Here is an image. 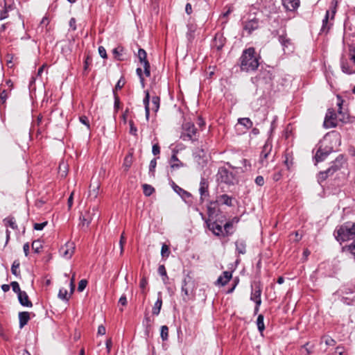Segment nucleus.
<instances>
[{
    "label": "nucleus",
    "mask_w": 355,
    "mask_h": 355,
    "mask_svg": "<svg viewBox=\"0 0 355 355\" xmlns=\"http://www.w3.org/2000/svg\"><path fill=\"white\" fill-rule=\"evenodd\" d=\"M259 65V58L256 55L254 48L250 47L243 50L239 58L241 70L245 72L254 71Z\"/></svg>",
    "instance_id": "1"
},
{
    "label": "nucleus",
    "mask_w": 355,
    "mask_h": 355,
    "mask_svg": "<svg viewBox=\"0 0 355 355\" xmlns=\"http://www.w3.org/2000/svg\"><path fill=\"white\" fill-rule=\"evenodd\" d=\"M334 235L340 243L353 239L355 237V221H347L337 226Z\"/></svg>",
    "instance_id": "2"
},
{
    "label": "nucleus",
    "mask_w": 355,
    "mask_h": 355,
    "mask_svg": "<svg viewBox=\"0 0 355 355\" xmlns=\"http://www.w3.org/2000/svg\"><path fill=\"white\" fill-rule=\"evenodd\" d=\"M182 131L180 138L183 141H191L192 142L197 140V128L193 123L186 122L182 124Z\"/></svg>",
    "instance_id": "3"
},
{
    "label": "nucleus",
    "mask_w": 355,
    "mask_h": 355,
    "mask_svg": "<svg viewBox=\"0 0 355 355\" xmlns=\"http://www.w3.org/2000/svg\"><path fill=\"white\" fill-rule=\"evenodd\" d=\"M217 180L227 184H234L236 176L233 172L228 171L224 167L219 168L217 173Z\"/></svg>",
    "instance_id": "4"
},
{
    "label": "nucleus",
    "mask_w": 355,
    "mask_h": 355,
    "mask_svg": "<svg viewBox=\"0 0 355 355\" xmlns=\"http://www.w3.org/2000/svg\"><path fill=\"white\" fill-rule=\"evenodd\" d=\"M233 198L232 196H230L227 194H222L218 196H217L216 200L215 201H211L209 203V205L208 206V213H214V208L211 207V205H225L228 207H232L233 206Z\"/></svg>",
    "instance_id": "5"
},
{
    "label": "nucleus",
    "mask_w": 355,
    "mask_h": 355,
    "mask_svg": "<svg viewBox=\"0 0 355 355\" xmlns=\"http://www.w3.org/2000/svg\"><path fill=\"white\" fill-rule=\"evenodd\" d=\"M337 118L338 116L334 110L332 108L328 109L323 123L324 128L328 129L336 127L338 125Z\"/></svg>",
    "instance_id": "6"
},
{
    "label": "nucleus",
    "mask_w": 355,
    "mask_h": 355,
    "mask_svg": "<svg viewBox=\"0 0 355 355\" xmlns=\"http://www.w3.org/2000/svg\"><path fill=\"white\" fill-rule=\"evenodd\" d=\"M261 292L262 287L261 283L259 282H255L252 285V291L250 295V300L257 304L258 306H260L261 304Z\"/></svg>",
    "instance_id": "7"
},
{
    "label": "nucleus",
    "mask_w": 355,
    "mask_h": 355,
    "mask_svg": "<svg viewBox=\"0 0 355 355\" xmlns=\"http://www.w3.org/2000/svg\"><path fill=\"white\" fill-rule=\"evenodd\" d=\"M137 56L139 62L144 66L145 75L147 77H149L150 76V66L148 60H147V53L146 51L143 49H139Z\"/></svg>",
    "instance_id": "8"
},
{
    "label": "nucleus",
    "mask_w": 355,
    "mask_h": 355,
    "mask_svg": "<svg viewBox=\"0 0 355 355\" xmlns=\"http://www.w3.org/2000/svg\"><path fill=\"white\" fill-rule=\"evenodd\" d=\"M273 78L271 69H261L256 77V79L260 83L270 84Z\"/></svg>",
    "instance_id": "9"
},
{
    "label": "nucleus",
    "mask_w": 355,
    "mask_h": 355,
    "mask_svg": "<svg viewBox=\"0 0 355 355\" xmlns=\"http://www.w3.org/2000/svg\"><path fill=\"white\" fill-rule=\"evenodd\" d=\"M337 105L338 107V120L343 123H347L349 121V114L347 112L343 110V100L342 99L341 96L338 95L337 96Z\"/></svg>",
    "instance_id": "10"
},
{
    "label": "nucleus",
    "mask_w": 355,
    "mask_h": 355,
    "mask_svg": "<svg viewBox=\"0 0 355 355\" xmlns=\"http://www.w3.org/2000/svg\"><path fill=\"white\" fill-rule=\"evenodd\" d=\"M75 250V245L72 242H67L64 245L62 246L59 250L60 255L67 259H70Z\"/></svg>",
    "instance_id": "11"
},
{
    "label": "nucleus",
    "mask_w": 355,
    "mask_h": 355,
    "mask_svg": "<svg viewBox=\"0 0 355 355\" xmlns=\"http://www.w3.org/2000/svg\"><path fill=\"white\" fill-rule=\"evenodd\" d=\"M199 192H200V203L202 204L205 199L209 196V183H208V181L204 178H201V180L200 182Z\"/></svg>",
    "instance_id": "12"
},
{
    "label": "nucleus",
    "mask_w": 355,
    "mask_h": 355,
    "mask_svg": "<svg viewBox=\"0 0 355 355\" xmlns=\"http://www.w3.org/2000/svg\"><path fill=\"white\" fill-rule=\"evenodd\" d=\"M191 279L190 277H187L182 280V300L184 302H187L189 300V291L191 289Z\"/></svg>",
    "instance_id": "13"
},
{
    "label": "nucleus",
    "mask_w": 355,
    "mask_h": 355,
    "mask_svg": "<svg viewBox=\"0 0 355 355\" xmlns=\"http://www.w3.org/2000/svg\"><path fill=\"white\" fill-rule=\"evenodd\" d=\"M226 42V38L221 33H216L213 42V46L220 51Z\"/></svg>",
    "instance_id": "14"
},
{
    "label": "nucleus",
    "mask_w": 355,
    "mask_h": 355,
    "mask_svg": "<svg viewBox=\"0 0 355 355\" xmlns=\"http://www.w3.org/2000/svg\"><path fill=\"white\" fill-rule=\"evenodd\" d=\"M344 163V158L342 155L338 156L334 161L331 163V166H329V169L331 171L334 173L337 171L340 170L343 167V164Z\"/></svg>",
    "instance_id": "15"
},
{
    "label": "nucleus",
    "mask_w": 355,
    "mask_h": 355,
    "mask_svg": "<svg viewBox=\"0 0 355 355\" xmlns=\"http://www.w3.org/2000/svg\"><path fill=\"white\" fill-rule=\"evenodd\" d=\"M271 150H272V144L268 140V141H266V144H264V146L263 147V150H262V151L261 153V155H260V162L261 163L262 165L265 164V159H267Z\"/></svg>",
    "instance_id": "16"
},
{
    "label": "nucleus",
    "mask_w": 355,
    "mask_h": 355,
    "mask_svg": "<svg viewBox=\"0 0 355 355\" xmlns=\"http://www.w3.org/2000/svg\"><path fill=\"white\" fill-rule=\"evenodd\" d=\"M259 28V20L253 19L245 21L244 24L243 29L249 34L252 33V31L257 30Z\"/></svg>",
    "instance_id": "17"
},
{
    "label": "nucleus",
    "mask_w": 355,
    "mask_h": 355,
    "mask_svg": "<svg viewBox=\"0 0 355 355\" xmlns=\"http://www.w3.org/2000/svg\"><path fill=\"white\" fill-rule=\"evenodd\" d=\"M80 223L79 224V226L81 227L83 229H85V227H88L89 225L92 217L91 216L89 212L85 211L84 214H81L79 218Z\"/></svg>",
    "instance_id": "18"
},
{
    "label": "nucleus",
    "mask_w": 355,
    "mask_h": 355,
    "mask_svg": "<svg viewBox=\"0 0 355 355\" xmlns=\"http://www.w3.org/2000/svg\"><path fill=\"white\" fill-rule=\"evenodd\" d=\"M17 297H18L19 302L21 306H26V307H32L33 306V303L29 300L28 295L26 293V292L23 291V292L20 293L17 295Z\"/></svg>",
    "instance_id": "19"
},
{
    "label": "nucleus",
    "mask_w": 355,
    "mask_h": 355,
    "mask_svg": "<svg viewBox=\"0 0 355 355\" xmlns=\"http://www.w3.org/2000/svg\"><path fill=\"white\" fill-rule=\"evenodd\" d=\"M232 277V272L229 271H224L223 274L218 278L216 281L217 285L222 286L226 285Z\"/></svg>",
    "instance_id": "20"
},
{
    "label": "nucleus",
    "mask_w": 355,
    "mask_h": 355,
    "mask_svg": "<svg viewBox=\"0 0 355 355\" xmlns=\"http://www.w3.org/2000/svg\"><path fill=\"white\" fill-rule=\"evenodd\" d=\"M329 154L328 151H324L322 150V143L320 145L315 155V164L318 162L324 161Z\"/></svg>",
    "instance_id": "21"
},
{
    "label": "nucleus",
    "mask_w": 355,
    "mask_h": 355,
    "mask_svg": "<svg viewBox=\"0 0 355 355\" xmlns=\"http://www.w3.org/2000/svg\"><path fill=\"white\" fill-rule=\"evenodd\" d=\"M162 292L157 293V300L155 302L154 306L153 307L152 313L155 315H158L160 313V310L162 306Z\"/></svg>",
    "instance_id": "22"
},
{
    "label": "nucleus",
    "mask_w": 355,
    "mask_h": 355,
    "mask_svg": "<svg viewBox=\"0 0 355 355\" xmlns=\"http://www.w3.org/2000/svg\"><path fill=\"white\" fill-rule=\"evenodd\" d=\"M30 313L27 311H21L19 313V327L21 329L26 324H27L28 322L30 320Z\"/></svg>",
    "instance_id": "23"
},
{
    "label": "nucleus",
    "mask_w": 355,
    "mask_h": 355,
    "mask_svg": "<svg viewBox=\"0 0 355 355\" xmlns=\"http://www.w3.org/2000/svg\"><path fill=\"white\" fill-rule=\"evenodd\" d=\"M278 40L282 44V46L284 47V51L285 49H288L289 51H292L291 48H290V46H291L292 45L291 40L286 37V34L279 35Z\"/></svg>",
    "instance_id": "24"
},
{
    "label": "nucleus",
    "mask_w": 355,
    "mask_h": 355,
    "mask_svg": "<svg viewBox=\"0 0 355 355\" xmlns=\"http://www.w3.org/2000/svg\"><path fill=\"white\" fill-rule=\"evenodd\" d=\"M172 187H173V190L178 194H179L182 197V198L184 199V200H186L187 198L191 196V194L190 193H189L188 191L184 190L182 188L180 187L177 184H175L174 182H173Z\"/></svg>",
    "instance_id": "25"
},
{
    "label": "nucleus",
    "mask_w": 355,
    "mask_h": 355,
    "mask_svg": "<svg viewBox=\"0 0 355 355\" xmlns=\"http://www.w3.org/2000/svg\"><path fill=\"white\" fill-rule=\"evenodd\" d=\"M208 228L216 236H220L223 234V227L216 222L207 223Z\"/></svg>",
    "instance_id": "26"
},
{
    "label": "nucleus",
    "mask_w": 355,
    "mask_h": 355,
    "mask_svg": "<svg viewBox=\"0 0 355 355\" xmlns=\"http://www.w3.org/2000/svg\"><path fill=\"white\" fill-rule=\"evenodd\" d=\"M300 4L299 0H283V5L288 10H295Z\"/></svg>",
    "instance_id": "27"
},
{
    "label": "nucleus",
    "mask_w": 355,
    "mask_h": 355,
    "mask_svg": "<svg viewBox=\"0 0 355 355\" xmlns=\"http://www.w3.org/2000/svg\"><path fill=\"white\" fill-rule=\"evenodd\" d=\"M123 51H124V48L121 45H119L116 48H114L112 50V53L114 56V58L119 61L123 60H124V58H123Z\"/></svg>",
    "instance_id": "28"
},
{
    "label": "nucleus",
    "mask_w": 355,
    "mask_h": 355,
    "mask_svg": "<svg viewBox=\"0 0 355 355\" xmlns=\"http://www.w3.org/2000/svg\"><path fill=\"white\" fill-rule=\"evenodd\" d=\"M236 250L239 254H244L246 252V244L245 241L240 239L236 241Z\"/></svg>",
    "instance_id": "29"
},
{
    "label": "nucleus",
    "mask_w": 355,
    "mask_h": 355,
    "mask_svg": "<svg viewBox=\"0 0 355 355\" xmlns=\"http://www.w3.org/2000/svg\"><path fill=\"white\" fill-rule=\"evenodd\" d=\"M340 65H341V69H342L343 72L347 73V74H352V73H355V70H353L350 68L349 64L347 62V60L342 59Z\"/></svg>",
    "instance_id": "30"
},
{
    "label": "nucleus",
    "mask_w": 355,
    "mask_h": 355,
    "mask_svg": "<svg viewBox=\"0 0 355 355\" xmlns=\"http://www.w3.org/2000/svg\"><path fill=\"white\" fill-rule=\"evenodd\" d=\"M183 164L180 161L175 154H173L171 158V167L173 169L179 168Z\"/></svg>",
    "instance_id": "31"
},
{
    "label": "nucleus",
    "mask_w": 355,
    "mask_h": 355,
    "mask_svg": "<svg viewBox=\"0 0 355 355\" xmlns=\"http://www.w3.org/2000/svg\"><path fill=\"white\" fill-rule=\"evenodd\" d=\"M3 221L6 226H9L13 230H17V225L13 216H8L4 218Z\"/></svg>",
    "instance_id": "32"
},
{
    "label": "nucleus",
    "mask_w": 355,
    "mask_h": 355,
    "mask_svg": "<svg viewBox=\"0 0 355 355\" xmlns=\"http://www.w3.org/2000/svg\"><path fill=\"white\" fill-rule=\"evenodd\" d=\"M238 123L243 125L246 129H250L252 127V121L249 118H240L238 119Z\"/></svg>",
    "instance_id": "33"
},
{
    "label": "nucleus",
    "mask_w": 355,
    "mask_h": 355,
    "mask_svg": "<svg viewBox=\"0 0 355 355\" xmlns=\"http://www.w3.org/2000/svg\"><path fill=\"white\" fill-rule=\"evenodd\" d=\"M263 320H264V317L262 314L259 315L257 317V328L261 334H262L263 331L265 329V324H264Z\"/></svg>",
    "instance_id": "34"
},
{
    "label": "nucleus",
    "mask_w": 355,
    "mask_h": 355,
    "mask_svg": "<svg viewBox=\"0 0 355 355\" xmlns=\"http://www.w3.org/2000/svg\"><path fill=\"white\" fill-rule=\"evenodd\" d=\"M343 251L349 252L355 258V239L350 244L343 247Z\"/></svg>",
    "instance_id": "35"
},
{
    "label": "nucleus",
    "mask_w": 355,
    "mask_h": 355,
    "mask_svg": "<svg viewBox=\"0 0 355 355\" xmlns=\"http://www.w3.org/2000/svg\"><path fill=\"white\" fill-rule=\"evenodd\" d=\"M329 11L327 10L326 12L325 17H324V19L322 20V28L320 30L321 32H323V33L326 32V33H327L328 31L329 30L330 26L327 25L328 21H329Z\"/></svg>",
    "instance_id": "36"
},
{
    "label": "nucleus",
    "mask_w": 355,
    "mask_h": 355,
    "mask_svg": "<svg viewBox=\"0 0 355 355\" xmlns=\"http://www.w3.org/2000/svg\"><path fill=\"white\" fill-rule=\"evenodd\" d=\"M142 187L143 192L146 196H150L155 191V189L151 185L144 184Z\"/></svg>",
    "instance_id": "37"
},
{
    "label": "nucleus",
    "mask_w": 355,
    "mask_h": 355,
    "mask_svg": "<svg viewBox=\"0 0 355 355\" xmlns=\"http://www.w3.org/2000/svg\"><path fill=\"white\" fill-rule=\"evenodd\" d=\"M160 336L163 341L167 340L168 338V328L166 325L161 327Z\"/></svg>",
    "instance_id": "38"
},
{
    "label": "nucleus",
    "mask_w": 355,
    "mask_h": 355,
    "mask_svg": "<svg viewBox=\"0 0 355 355\" xmlns=\"http://www.w3.org/2000/svg\"><path fill=\"white\" fill-rule=\"evenodd\" d=\"M19 266H20L19 261L18 260H15L13 261L12 266H11V272L16 277H18L19 275V271H18V268H19Z\"/></svg>",
    "instance_id": "39"
},
{
    "label": "nucleus",
    "mask_w": 355,
    "mask_h": 355,
    "mask_svg": "<svg viewBox=\"0 0 355 355\" xmlns=\"http://www.w3.org/2000/svg\"><path fill=\"white\" fill-rule=\"evenodd\" d=\"M206 153L204 150L202 148H198L194 152H193V156L196 159H202L205 157Z\"/></svg>",
    "instance_id": "40"
},
{
    "label": "nucleus",
    "mask_w": 355,
    "mask_h": 355,
    "mask_svg": "<svg viewBox=\"0 0 355 355\" xmlns=\"http://www.w3.org/2000/svg\"><path fill=\"white\" fill-rule=\"evenodd\" d=\"M160 98L157 96L152 97V104L153 105V110L157 112L159 108Z\"/></svg>",
    "instance_id": "41"
},
{
    "label": "nucleus",
    "mask_w": 355,
    "mask_h": 355,
    "mask_svg": "<svg viewBox=\"0 0 355 355\" xmlns=\"http://www.w3.org/2000/svg\"><path fill=\"white\" fill-rule=\"evenodd\" d=\"M32 248L36 253H38L42 248V245L39 240H36L32 243Z\"/></svg>",
    "instance_id": "42"
},
{
    "label": "nucleus",
    "mask_w": 355,
    "mask_h": 355,
    "mask_svg": "<svg viewBox=\"0 0 355 355\" xmlns=\"http://www.w3.org/2000/svg\"><path fill=\"white\" fill-rule=\"evenodd\" d=\"M67 291L65 288H60L58 293V297L62 300L68 301L69 297H67Z\"/></svg>",
    "instance_id": "43"
},
{
    "label": "nucleus",
    "mask_w": 355,
    "mask_h": 355,
    "mask_svg": "<svg viewBox=\"0 0 355 355\" xmlns=\"http://www.w3.org/2000/svg\"><path fill=\"white\" fill-rule=\"evenodd\" d=\"M114 109L115 112H117L120 108V99L117 94L114 91Z\"/></svg>",
    "instance_id": "44"
},
{
    "label": "nucleus",
    "mask_w": 355,
    "mask_h": 355,
    "mask_svg": "<svg viewBox=\"0 0 355 355\" xmlns=\"http://www.w3.org/2000/svg\"><path fill=\"white\" fill-rule=\"evenodd\" d=\"M170 254V250L167 245L163 244L161 250V255L162 257H168Z\"/></svg>",
    "instance_id": "45"
},
{
    "label": "nucleus",
    "mask_w": 355,
    "mask_h": 355,
    "mask_svg": "<svg viewBox=\"0 0 355 355\" xmlns=\"http://www.w3.org/2000/svg\"><path fill=\"white\" fill-rule=\"evenodd\" d=\"M156 166H157V161H156V159L154 158L150 162V165H149V173L151 174L153 176L155 175V169L156 168Z\"/></svg>",
    "instance_id": "46"
},
{
    "label": "nucleus",
    "mask_w": 355,
    "mask_h": 355,
    "mask_svg": "<svg viewBox=\"0 0 355 355\" xmlns=\"http://www.w3.org/2000/svg\"><path fill=\"white\" fill-rule=\"evenodd\" d=\"M10 286H12V288L13 292H15V293H17V295H18L20 293L23 292L22 291H21L20 287H19V285L18 282H12L10 283Z\"/></svg>",
    "instance_id": "47"
},
{
    "label": "nucleus",
    "mask_w": 355,
    "mask_h": 355,
    "mask_svg": "<svg viewBox=\"0 0 355 355\" xmlns=\"http://www.w3.org/2000/svg\"><path fill=\"white\" fill-rule=\"evenodd\" d=\"M309 343H306L304 344L301 349L302 355H310L311 352L310 348L309 347Z\"/></svg>",
    "instance_id": "48"
},
{
    "label": "nucleus",
    "mask_w": 355,
    "mask_h": 355,
    "mask_svg": "<svg viewBox=\"0 0 355 355\" xmlns=\"http://www.w3.org/2000/svg\"><path fill=\"white\" fill-rule=\"evenodd\" d=\"M130 133L134 136H137V128L135 127L132 120L129 121Z\"/></svg>",
    "instance_id": "49"
},
{
    "label": "nucleus",
    "mask_w": 355,
    "mask_h": 355,
    "mask_svg": "<svg viewBox=\"0 0 355 355\" xmlns=\"http://www.w3.org/2000/svg\"><path fill=\"white\" fill-rule=\"evenodd\" d=\"M147 284H148L147 279L145 277H142L141 279L140 280L139 287L141 289L142 293H144V294H145V288H146Z\"/></svg>",
    "instance_id": "50"
},
{
    "label": "nucleus",
    "mask_w": 355,
    "mask_h": 355,
    "mask_svg": "<svg viewBox=\"0 0 355 355\" xmlns=\"http://www.w3.org/2000/svg\"><path fill=\"white\" fill-rule=\"evenodd\" d=\"M87 285V281L86 279H81L78 283V291L79 292L83 291L85 290V288H86Z\"/></svg>",
    "instance_id": "51"
},
{
    "label": "nucleus",
    "mask_w": 355,
    "mask_h": 355,
    "mask_svg": "<svg viewBox=\"0 0 355 355\" xmlns=\"http://www.w3.org/2000/svg\"><path fill=\"white\" fill-rule=\"evenodd\" d=\"M125 85V80L123 77H121L118 82L116 83L114 89H113V92L114 91L116 92V90L121 89Z\"/></svg>",
    "instance_id": "52"
},
{
    "label": "nucleus",
    "mask_w": 355,
    "mask_h": 355,
    "mask_svg": "<svg viewBox=\"0 0 355 355\" xmlns=\"http://www.w3.org/2000/svg\"><path fill=\"white\" fill-rule=\"evenodd\" d=\"M48 224L47 221L41 223H34L33 228L35 230H42Z\"/></svg>",
    "instance_id": "53"
},
{
    "label": "nucleus",
    "mask_w": 355,
    "mask_h": 355,
    "mask_svg": "<svg viewBox=\"0 0 355 355\" xmlns=\"http://www.w3.org/2000/svg\"><path fill=\"white\" fill-rule=\"evenodd\" d=\"M132 156L131 155H128L125 157V159H124V166H125V169L126 170H128V168H130V165H131V162H132Z\"/></svg>",
    "instance_id": "54"
},
{
    "label": "nucleus",
    "mask_w": 355,
    "mask_h": 355,
    "mask_svg": "<svg viewBox=\"0 0 355 355\" xmlns=\"http://www.w3.org/2000/svg\"><path fill=\"white\" fill-rule=\"evenodd\" d=\"M317 178H318V182L320 184H321L322 182H324L327 178V177L322 171H320L318 174Z\"/></svg>",
    "instance_id": "55"
},
{
    "label": "nucleus",
    "mask_w": 355,
    "mask_h": 355,
    "mask_svg": "<svg viewBox=\"0 0 355 355\" xmlns=\"http://www.w3.org/2000/svg\"><path fill=\"white\" fill-rule=\"evenodd\" d=\"M98 53L99 55H101V58H107V52H106V50L102 46H100L98 47Z\"/></svg>",
    "instance_id": "56"
},
{
    "label": "nucleus",
    "mask_w": 355,
    "mask_h": 355,
    "mask_svg": "<svg viewBox=\"0 0 355 355\" xmlns=\"http://www.w3.org/2000/svg\"><path fill=\"white\" fill-rule=\"evenodd\" d=\"M152 153L154 155H157L160 153V147L157 143L153 144L152 148Z\"/></svg>",
    "instance_id": "57"
},
{
    "label": "nucleus",
    "mask_w": 355,
    "mask_h": 355,
    "mask_svg": "<svg viewBox=\"0 0 355 355\" xmlns=\"http://www.w3.org/2000/svg\"><path fill=\"white\" fill-rule=\"evenodd\" d=\"M158 273L162 276H166L167 275L166 270L164 265H159L158 267Z\"/></svg>",
    "instance_id": "58"
},
{
    "label": "nucleus",
    "mask_w": 355,
    "mask_h": 355,
    "mask_svg": "<svg viewBox=\"0 0 355 355\" xmlns=\"http://www.w3.org/2000/svg\"><path fill=\"white\" fill-rule=\"evenodd\" d=\"M149 102H150V95L148 92H146V96L144 98L143 103L145 106V108H149Z\"/></svg>",
    "instance_id": "59"
},
{
    "label": "nucleus",
    "mask_w": 355,
    "mask_h": 355,
    "mask_svg": "<svg viewBox=\"0 0 355 355\" xmlns=\"http://www.w3.org/2000/svg\"><path fill=\"white\" fill-rule=\"evenodd\" d=\"M92 62V58L89 55H87L84 60V70L86 71L88 69L89 65Z\"/></svg>",
    "instance_id": "60"
},
{
    "label": "nucleus",
    "mask_w": 355,
    "mask_h": 355,
    "mask_svg": "<svg viewBox=\"0 0 355 355\" xmlns=\"http://www.w3.org/2000/svg\"><path fill=\"white\" fill-rule=\"evenodd\" d=\"M125 243V238L124 236V234L123 233L121 236L120 241H119V245L121 248V254L123 252V245Z\"/></svg>",
    "instance_id": "61"
},
{
    "label": "nucleus",
    "mask_w": 355,
    "mask_h": 355,
    "mask_svg": "<svg viewBox=\"0 0 355 355\" xmlns=\"http://www.w3.org/2000/svg\"><path fill=\"white\" fill-rule=\"evenodd\" d=\"M255 183L259 186H263L264 184V178L261 175H259L255 178Z\"/></svg>",
    "instance_id": "62"
},
{
    "label": "nucleus",
    "mask_w": 355,
    "mask_h": 355,
    "mask_svg": "<svg viewBox=\"0 0 355 355\" xmlns=\"http://www.w3.org/2000/svg\"><path fill=\"white\" fill-rule=\"evenodd\" d=\"M8 98V92L6 90H3L0 94V99L2 103H4Z\"/></svg>",
    "instance_id": "63"
},
{
    "label": "nucleus",
    "mask_w": 355,
    "mask_h": 355,
    "mask_svg": "<svg viewBox=\"0 0 355 355\" xmlns=\"http://www.w3.org/2000/svg\"><path fill=\"white\" fill-rule=\"evenodd\" d=\"M80 121L83 124H84V125H87V127H89V120H88V118H87V116H80Z\"/></svg>",
    "instance_id": "64"
}]
</instances>
